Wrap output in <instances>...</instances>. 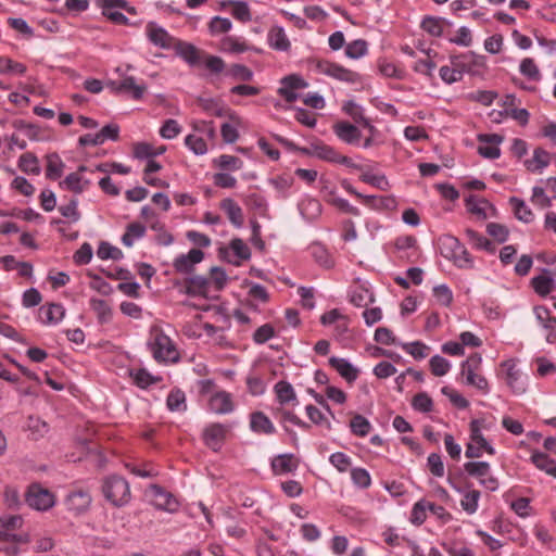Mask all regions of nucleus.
Here are the masks:
<instances>
[{"instance_id":"45","label":"nucleus","mask_w":556,"mask_h":556,"mask_svg":"<svg viewBox=\"0 0 556 556\" xmlns=\"http://www.w3.org/2000/svg\"><path fill=\"white\" fill-rule=\"evenodd\" d=\"M444 18L434 16H425L421 21V28L431 36L440 37L443 34Z\"/></svg>"},{"instance_id":"20","label":"nucleus","mask_w":556,"mask_h":556,"mask_svg":"<svg viewBox=\"0 0 556 556\" xmlns=\"http://www.w3.org/2000/svg\"><path fill=\"white\" fill-rule=\"evenodd\" d=\"M332 128L336 136L348 144H357L361 140V130L349 122H338Z\"/></svg>"},{"instance_id":"62","label":"nucleus","mask_w":556,"mask_h":556,"mask_svg":"<svg viewBox=\"0 0 556 556\" xmlns=\"http://www.w3.org/2000/svg\"><path fill=\"white\" fill-rule=\"evenodd\" d=\"M185 144L197 155H203L207 152L205 140L195 135H188L185 138Z\"/></svg>"},{"instance_id":"31","label":"nucleus","mask_w":556,"mask_h":556,"mask_svg":"<svg viewBox=\"0 0 556 556\" xmlns=\"http://www.w3.org/2000/svg\"><path fill=\"white\" fill-rule=\"evenodd\" d=\"M509 203L514 210V214L517 219L526 224L533 222L534 214L531 211V208L525 203L523 200L516 197H511L509 199Z\"/></svg>"},{"instance_id":"9","label":"nucleus","mask_w":556,"mask_h":556,"mask_svg":"<svg viewBox=\"0 0 556 556\" xmlns=\"http://www.w3.org/2000/svg\"><path fill=\"white\" fill-rule=\"evenodd\" d=\"M229 427L219 422L208 425L203 431V441L214 452L220 450Z\"/></svg>"},{"instance_id":"51","label":"nucleus","mask_w":556,"mask_h":556,"mask_svg":"<svg viewBox=\"0 0 556 556\" xmlns=\"http://www.w3.org/2000/svg\"><path fill=\"white\" fill-rule=\"evenodd\" d=\"M90 306L97 313L100 323H108L111 319L112 309L104 300L91 299Z\"/></svg>"},{"instance_id":"24","label":"nucleus","mask_w":556,"mask_h":556,"mask_svg":"<svg viewBox=\"0 0 556 556\" xmlns=\"http://www.w3.org/2000/svg\"><path fill=\"white\" fill-rule=\"evenodd\" d=\"M551 163V154L543 148H536L533 151L532 159L525 161V166L533 173H541Z\"/></svg>"},{"instance_id":"15","label":"nucleus","mask_w":556,"mask_h":556,"mask_svg":"<svg viewBox=\"0 0 556 556\" xmlns=\"http://www.w3.org/2000/svg\"><path fill=\"white\" fill-rule=\"evenodd\" d=\"M502 367L506 369V383L513 391V393L520 395L526 392V383L521 377V374L516 368V364L513 359H508L502 363Z\"/></svg>"},{"instance_id":"38","label":"nucleus","mask_w":556,"mask_h":556,"mask_svg":"<svg viewBox=\"0 0 556 556\" xmlns=\"http://www.w3.org/2000/svg\"><path fill=\"white\" fill-rule=\"evenodd\" d=\"M186 293L191 296L203 294L208 286L207 278L203 276H191L186 279Z\"/></svg>"},{"instance_id":"52","label":"nucleus","mask_w":556,"mask_h":556,"mask_svg":"<svg viewBox=\"0 0 556 556\" xmlns=\"http://www.w3.org/2000/svg\"><path fill=\"white\" fill-rule=\"evenodd\" d=\"M402 349L410 354L415 359H424L428 356L429 348L420 342L401 343Z\"/></svg>"},{"instance_id":"61","label":"nucleus","mask_w":556,"mask_h":556,"mask_svg":"<svg viewBox=\"0 0 556 556\" xmlns=\"http://www.w3.org/2000/svg\"><path fill=\"white\" fill-rule=\"evenodd\" d=\"M181 132V126L176 119H166L160 128V136L164 139H174Z\"/></svg>"},{"instance_id":"41","label":"nucleus","mask_w":556,"mask_h":556,"mask_svg":"<svg viewBox=\"0 0 556 556\" xmlns=\"http://www.w3.org/2000/svg\"><path fill=\"white\" fill-rule=\"evenodd\" d=\"M311 254L314 260L324 268H332L334 266V261L327 249L321 244H313L311 247Z\"/></svg>"},{"instance_id":"55","label":"nucleus","mask_w":556,"mask_h":556,"mask_svg":"<svg viewBox=\"0 0 556 556\" xmlns=\"http://www.w3.org/2000/svg\"><path fill=\"white\" fill-rule=\"evenodd\" d=\"M429 365L431 372L437 377L446 375L451 368L450 362L440 355L432 356L429 361Z\"/></svg>"},{"instance_id":"28","label":"nucleus","mask_w":556,"mask_h":556,"mask_svg":"<svg viewBox=\"0 0 556 556\" xmlns=\"http://www.w3.org/2000/svg\"><path fill=\"white\" fill-rule=\"evenodd\" d=\"M219 49L226 53L239 54L250 50V46L240 37L226 36L220 40Z\"/></svg>"},{"instance_id":"48","label":"nucleus","mask_w":556,"mask_h":556,"mask_svg":"<svg viewBox=\"0 0 556 556\" xmlns=\"http://www.w3.org/2000/svg\"><path fill=\"white\" fill-rule=\"evenodd\" d=\"M97 255L101 260L119 261L124 257V253L118 248L109 242H101L97 250Z\"/></svg>"},{"instance_id":"64","label":"nucleus","mask_w":556,"mask_h":556,"mask_svg":"<svg viewBox=\"0 0 556 556\" xmlns=\"http://www.w3.org/2000/svg\"><path fill=\"white\" fill-rule=\"evenodd\" d=\"M351 479L353 483L361 489H367L371 484L370 475L364 468H353L351 470Z\"/></svg>"},{"instance_id":"5","label":"nucleus","mask_w":556,"mask_h":556,"mask_svg":"<svg viewBox=\"0 0 556 556\" xmlns=\"http://www.w3.org/2000/svg\"><path fill=\"white\" fill-rule=\"evenodd\" d=\"M450 59L453 66L459 67L462 75L465 73L473 76L481 75L482 71L485 68V58L472 51L457 55H451Z\"/></svg>"},{"instance_id":"23","label":"nucleus","mask_w":556,"mask_h":556,"mask_svg":"<svg viewBox=\"0 0 556 556\" xmlns=\"http://www.w3.org/2000/svg\"><path fill=\"white\" fill-rule=\"evenodd\" d=\"M329 365L336 369L339 375L344 378L348 382H354L358 377V369L355 368L349 361L345 358L331 356L329 358Z\"/></svg>"},{"instance_id":"50","label":"nucleus","mask_w":556,"mask_h":556,"mask_svg":"<svg viewBox=\"0 0 556 556\" xmlns=\"http://www.w3.org/2000/svg\"><path fill=\"white\" fill-rule=\"evenodd\" d=\"M480 495V491L478 490H471L466 492L460 501L462 508L469 515L475 514L478 509V502Z\"/></svg>"},{"instance_id":"60","label":"nucleus","mask_w":556,"mask_h":556,"mask_svg":"<svg viewBox=\"0 0 556 556\" xmlns=\"http://www.w3.org/2000/svg\"><path fill=\"white\" fill-rule=\"evenodd\" d=\"M77 206V198H72L67 204L59 206V212L63 217L68 218L73 223H76L80 219V213Z\"/></svg>"},{"instance_id":"22","label":"nucleus","mask_w":556,"mask_h":556,"mask_svg":"<svg viewBox=\"0 0 556 556\" xmlns=\"http://www.w3.org/2000/svg\"><path fill=\"white\" fill-rule=\"evenodd\" d=\"M250 429L257 434H274L276 428L271 420L263 412H253L250 415Z\"/></svg>"},{"instance_id":"18","label":"nucleus","mask_w":556,"mask_h":556,"mask_svg":"<svg viewBox=\"0 0 556 556\" xmlns=\"http://www.w3.org/2000/svg\"><path fill=\"white\" fill-rule=\"evenodd\" d=\"M65 315V308L60 303H50L39 307L38 320L43 325H55L60 323Z\"/></svg>"},{"instance_id":"37","label":"nucleus","mask_w":556,"mask_h":556,"mask_svg":"<svg viewBox=\"0 0 556 556\" xmlns=\"http://www.w3.org/2000/svg\"><path fill=\"white\" fill-rule=\"evenodd\" d=\"M439 242L442 255L448 260L455 256V253L460 249L462 243L456 237L452 235H444L440 237Z\"/></svg>"},{"instance_id":"25","label":"nucleus","mask_w":556,"mask_h":556,"mask_svg":"<svg viewBox=\"0 0 556 556\" xmlns=\"http://www.w3.org/2000/svg\"><path fill=\"white\" fill-rule=\"evenodd\" d=\"M543 275L535 276L531 279V286L536 294L540 296H546L552 293L556 288V282L552 276L545 274L547 269H543Z\"/></svg>"},{"instance_id":"33","label":"nucleus","mask_w":556,"mask_h":556,"mask_svg":"<svg viewBox=\"0 0 556 556\" xmlns=\"http://www.w3.org/2000/svg\"><path fill=\"white\" fill-rule=\"evenodd\" d=\"M198 104L210 115L223 117L228 114L229 110L214 98H199Z\"/></svg>"},{"instance_id":"19","label":"nucleus","mask_w":556,"mask_h":556,"mask_svg":"<svg viewBox=\"0 0 556 556\" xmlns=\"http://www.w3.org/2000/svg\"><path fill=\"white\" fill-rule=\"evenodd\" d=\"M208 408L211 412L225 415L235 409L231 394L226 391H218L214 393L208 400Z\"/></svg>"},{"instance_id":"47","label":"nucleus","mask_w":556,"mask_h":556,"mask_svg":"<svg viewBox=\"0 0 556 556\" xmlns=\"http://www.w3.org/2000/svg\"><path fill=\"white\" fill-rule=\"evenodd\" d=\"M368 52L367 41L364 39H356L348 43L345 47V55L350 59H359Z\"/></svg>"},{"instance_id":"59","label":"nucleus","mask_w":556,"mask_h":556,"mask_svg":"<svg viewBox=\"0 0 556 556\" xmlns=\"http://www.w3.org/2000/svg\"><path fill=\"white\" fill-rule=\"evenodd\" d=\"M534 314L543 328L554 329L556 327V317L551 316V312L545 306H535Z\"/></svg>"},{"instance_id":"53","label":"nucleus","mask_w":556,"mask_h":556,"mask_svg":"<svg viewBox=\"0 0 556 556\" xmlns=\"http://www.w3.org/2000/svg\"><path fill=\"white\" fill-rule=\"evenodd\" d=\"M232 27V23L227 17L214 16L208 23V29L212 35L228 33Z\"/></svg>"},{"instance_id":"1","label":"nucleus","mask_w":556,"mask_h":556,"mask_svg":"<svg viewBox=\"0 0 556 556\" xmlns=\"http://www.w3.org/2000/svg\"><path fill=\"white\" fill-rule=\"evenodd\" d=\"M147 345L157 363H177L180 358L175 343L157 326L151 327Z\"/></svg>"},{"instance_id":"12","label":"nucleus","mask_w":556,"mask_h":556,"mask_svg":"<svg viewBox=\"0 0 556 556\" xmlns=\"http://www.w3.org/2000/svg\"><path fill=\"white\" fill-rule=\"evenodd\" d=\"M270 468L275 476L292 473L299 468V459L291 453L279 454L271 459Z\"/></svg>"},{"instance_id":"35","label":"nucleus","mask_w":556,"mask_h":556,"mask_svg":"<svg viewBox=\"0 0 556 556\" xmlns=\"http://www.w3.org/2000/svg\"><path fill=\"white\" fill-rule=\"evenodd\" d=\"M64 166L58 153L47 155L46 177L51 180L59 179L63 174Z\"/></svg>"},{"instance_id":"17","label":"nucleus","mask_w":556,"mask_h":556,"mask_svg":"<svg viewBox=\"0 0 556 556\" xmlns=\"http://www.w3.org/2000/svg\"><path fill=\"white\" fill-rule=\"evenodd\" d=\"M204 253L199 249H191L187 254H180L174 261V268L181 274H190L194 265L200 263Z\"/></svg>"},{"instance_id":"8","label":"nucleus","mask_w":556,"mask_h":556,"mask_svg":"<svg viewBox=\"0 0 556 556\" xmlns=\"http://www.w3.org/2000/svg\"><path fill=\"white\" fill-rule=\"evenodd\" d=\"M478 141L483 143L478 147V153L489 160H496L501 156V144L504 140L503 136L497 134H479Z\"/></svg>"},{"instance_id":"46","label":"nucleus","mask_w":556,"mask_h":556,"mask_svg":"<svg viewBox=\"0 0 556 556\" xmlns=\"http://www.w3.org/2000/svg\"><path fill=\"white\" fill-rule=\"evenodd\" d=\"M464 469L469 476L480 480L489 476L491 467L486 462H468L464 465Z\"/></svg>"},{"instance_id":"44","label":"nucleus","mask_w":556,"mask_h":556,"mask_svg":"<svg viewBox=\"0 0 556 556\" xmlns=\"http://www.w3.org/2000/svg\"><path fill=\"white\" fill-rule=\"evenodd\" d=\"M166 405L170 412L186 410L187 405L185 393L179 389L172 390L167 395Z\"/></svg>"},{"instance_id":"49","label":"nucleus","mask_w":556,"mask_h":556,"mask_svg":"<svg viewBox=\"0 0 556 556\" xmlns=\"http://www.w3.org/2000/svg\"><path fill=\"white\" fill-rule=\"evenodd\" d=\"M520 73L530 80L539 81L541 79V73L535 64L534 60L531 58H526L521 61L519 66Z\"/></svg>"},{"instance_id":"10","label":"nucleus","mask_w":556,"mask_h":556,"mask_svg":"<svg viewBox=\"0 0 556 556\" xmlns=\"http://www.w3.org/2000/svg\"><path fill=\"white\" fill-rule=\"evenodd\" d=\"M91 504V495L87 490L71 491L65 497V505L75 515L85 513Z\"/></svg>"},{"instance_id":"63","label":"nucleus","mask_w":556,"mask_h":556,"mask_svg":"<svg viewBox=\"0 0 556 556\" xmlns=\"http://www.w3.org/2000/svg\"><path fill=\"white\" fill-rule=\"evenodd\" d=\"M351 303H353L357 307L367 306L369 303L375 301L374 295L364 288L356 289L352 292Z\"/></svg>"},{"instance_id":"6","label":"nucleus","mask_w":556,"mask_h":556,"mask_svg":"<svg viewBox=\"0 0 556 556\" xmlns=\"http://www.w3.org/2000/svg\"><path fill=\"white\" fill-rule=\"evenodd\" d=\"M479 422L470 421V442L466 445L465 455L468 458H479L482 456L483 452L489 455H494V447L486 441L483 437L482 432H479Z\"/></svg>"},{"instance_id":"2","label":"nucleus","mask_w":556,"mask_h":556,"mask_svg":"<svg viewBox=\"0 0 556 556\" xmlns=\"http://www.w3.org/2000/svg\"><path fill=\"white\" fill-rule=\"evenodd\" d=\"M102 494L115 507H122L130 501V488L125 478L112 475L103 479Z\"/></svg>"},{"instance_id":"57","label":"nucleus","mask_w":556,"mask_h":556,"mask_svg":"<svg viewBox=\"0 0 556 556\" xmlns=\"http://www.w3.org/2000/svg\"><path fill=\"white\" fill-rule=\"evenodd\" d=\"M486 232L498 243H504L507 241L509 236L508 228L505 225L498 223H489L486 225Z\"/></svg>"},{"instance_id":"54","label":"nucleus","mask_w":556,"mask_h":556,"mask_svg":"<svg viewBox=\"0 0 556 556\" xmlns=\"http://www.w3.org/2000/svg\"><path fill=\"white\" fill-rule=\"evenodd\" d=\"M412 406L417 412L430 413L433 409V402L426 392H420L413 397Z\"/></svg>"},{"instance_id":"34","label":"nucleus","mask_w":556,"mask_h":556,"mask_svg":"<svg viewBox=\"0 0 556 556\" xmlns=\"http://www.w3.org/2000/svg\"><path fill=\"white\" fill-rule=\"evenodd\" d=\"M227 4H231L233 7L231 14L236 20L242 23H248L252 20V14L249 4L245 1L227 0L222 2V7H225Z\"/></svg>"},{"instance_id":"56","label":"nucleus","mask_w":556,"mask_h":556,"mask_svg":"<svg viewBox=\"0 0 556 556\" xmlns=\"http://www.w3.org/2000/svg\"><path fill=\"white\" fill-rule=\"evenodd\" d=\"M228 75L235 80L251 81L254 73L243 64H233L230 66Z\"/></svg>"},{"instance_id":"42","label":"nucleus","mask_w":556,"mask_h":556,"mask_svg":"<svg viewBox=\"0 0 556 556\" xmlns=\"http://www.w3.org/2000/svg\"><path fill=\"white\" fill-rule=\"evenodd\" d=\"M18 167L26 174L39 175L40 166L37 156L33 153H24L18 159Z\"/></svg>"},{"instance_id":"43","label":"nucleus","mask_w":556,"mask_h":556,"mask_svg":"<svg viewBox=\"0 0 556 556\" xmlns=\"http://www.w3.org/2000/svg\"><path fill=\"white\" fill-rule=\"evenodd\" d=\"M130 376L134 378L136 386L141 389H146L154 383H157L162 380L161 377L152 376L147 369L140 368L130 372Z\"/></svg>"},{"instance_id":"4","label":"nucleus","mask_w":556,"mask_h":556,"mask_svg":"<svg viewBox=\"0 0 556 556\" xmlns=\"http://www.w3.org/2000/svg\"><path fill=\"white\" fill-rule=\"evenodd\" d=\"M25 501L29 507L40 511L49 510L55 504L54 494L38 483L28 486Z\"/></svg>"},{"instance_id":"39","label":"nucleus","mask_w":556,"mask_h":556,"mask_svg":"<svg viewBox=\"0 0 556 556\" xmlns=\"http://www.w3.org/2000/svg\"><path fill=\"white\" fill-rule=\"evenodd\" d=\"M146 235V227L140 223H131L127 226L125 233L122 237L124 245L130 248L134 245L135 240L141 239Z\"/></svg>"},{"instance_id":"3","label":"nucleus","mask_w":556,"mask_h":556,"mask_svg":"<svg viewBox=\"0 0 556 556\" xmlns=\"http://www.w3.org/2000/svg\"><path fill=\"white\" fill-rule=\"evenodd\" d=\"M315 70L324 75L330 76L337 80L344 81L348 84L359 83L361 76L358 73L343 67L337 63L328 60H317L314 62Z\"/></svg>"},{"instance_id":"30","label":"nucleus","mask_w":556,"mask_h":556,"mask_svg":"<svg viewBox=\"0 0 556 556\" xmlns=\"http://www.w3.org/2000/svg\"><path fill=\"white\" fill-rule=\"evenodd\" d=\"M98 5L102 10V14L113 23L118 25L128 24V18L115 8L112 0H98Z\"/></svg>"},{"instance_id":"26","label":"nucleus","mask_w":556,"mask_h":556,"mask_svg":"<svg viewBox=\"0 0 556 556\" xmlns=\"http://www.w3.org/2000/svg\"><path fill=\"white\" fill-rule=\"evenodd\" d=\"M220 208L227 214L228 219L235 227H242L243 212L235 200L230 198L224 199L220 202Z\"/></svg>"},{"instance_id":"29","label":"nucleus","mask_w":556,"mask_h":556,"mask_svg":"<svg viewBox=\"0 0 556 556\" xmlns=\"http://www.w3.org/2000/svg\"><path fill=\"white\" fill-rule=\"evenodd\" d=\"M274 390L276 393L277 401L281 405H286L289 403L298 404L296 394L290 382L280 380L275 384Z\"/></svg>"},{"instance_id":"27","label":"nucleus","mask_w":556,"mask_h":556,"mask_svg":"<svg viewBox=\"0 0 556 556\" xmlns=\"http://www.w3.org/2000/svg\"><path fill=\"white\" fill-rule=\"evenodd\" d=\"M268 43L270 48L277 51H289L291 47L285 29L280 26H274L268 31Z\"/></svg>"},{"instance_id":"21","label":"nucleus","mask_w":556,"mask_h":556,"mask_svg":"<svg viewBox=\"0 0 556 556\" xmlns=\"http://www.w3.org/2000/svg\"><path fill=\"white\" fill-rule=\"evenodd\" d=\"M85 170L86 166H79L77 172L68 174L65 179L60 182V187L77 194L84 192L89 186V180L84 179L80 175V173Z\"/></svg>"},{"instance_id":"7","label":"nucleus","mask_w":556,"mask_h":556,"mask_svg":"<svg viewBox=\"0 0 556 556\" xmlns=\"http://www.w3.org/2000/svg\"><path fill=\"white\" fill-rule=\"evenodd\" d=\"M313 152L315 156L330 163L342 164L351 168L359 169L361 166L353 163L352 160L345 155L340 154L333 147L324 143L323 141L313 142Z\"/></svg>"},{"instance_id":"11","label":"nucleus","mask_w":556,"mask_h":556,"mask_svg":"<svg viewBox=\"0 0 556 556\" xmlns=\"http://www.w3.org/2000/svg\"><path fill=\"white\" fill-rule=\"evenodd\" d=\"M110 88L116 93H131L132 99H142L147 86L144 84H136V79L132 76H126L121 81H111Z\"/></svg>"},{"instance_id":"36","label":"nucleus","mask_w":556,"mask_h":556,"mask_svg":"<svg viewBox=\"0 0 556 556\" xmlns=\"http://www.w3.org/2000/svg\"><path fill=\"white\" fill-rule=\"evenodd\" d=\"M481 362V355L478 353H473L462 363V375L466 378V383L472 382V378L477 375L476 370L479 369Z\"/></svg>"},{"instance_id":"58","label":"nucleus","mask_w":556,"mask_h":556,"mask_svg":"<svg viewBox=\"0 0 556 556\" xmlns=\"http://www.w3.org/2000/svg\"><path fill=\"white\" fill-rule=\"evenodd\" d=\"M306 414L309 418V420L317 425V426H324L327 430H331V422L325 417V415L321 413L319 408L316 406L309 404L305 407Z\"/></svg>"},{"instance_id":"16","label":"nucleus","mask_w":556,"mask_h":556,"mask_svg":"<svg viewBox=\"0 0 556 556\" xmlns=\"http://www.w3.org/2000/svg\"><path fill=\"white\" fill-rule=\"evenodd\" d=\"M147 36L154 46L162 49H169L175 42V38L172 37L165 28L157 26L154 22L148 23Z\"/></svg>"},{"instance_id":"13","label":"nucleus","mask_w":556,"mask_h":556,"mask_svg":"<svg viewBox=\"0 0 556 556\" xmlns=\"http://www.w3.org/2000/svg\"><path fill=\"white\" fill-rule=\"evenodd\" d=\"M150 490L153 496V504L157 509L173 513L178 508L177 500L162 486L152 484Z\"/></svg>"},{"instance_id":"40","label":"nucleus","mask_w":556,"mask_h":556,"mask_svg":"<svg viewBox=\"0 0 556 556\" xmlns=\"http://www.w3.org/2000/svg\"><path fill=\"white\" fill-rule=\"evenodd\" d=\"M350 429L354 435L363 438L370 432L371 425L366 417L355 414L350 421Z\"/></svg>"},{"instance_id":"32","label":"nucleus","mask_w":556,"mask_h":556,"mask_svg":"<svg viewBox=\"0 0 556 556\" xmlns=\"http://www.w3.org/2000/svg\"><path fill=\"white\" fill-rule=\"evenodd\" d=\"M176 52L191 66H194L200 62V52L191 43L178 41L176 45Z\"/></svg>"},{"instance_id":"14","label":"nucleus","mask_w":556,"mask_h":556,"mask_svg":"<svg viewBox=\"0 0 556 556\" xmlns=\"http://www.w3.org/2000/svg\"><path fill=\"white\" fill-rule=\"evenodd\" d=\"M394 247L399 257L407 262H415L418 256L417 240L414 236H401L395 239Z\"/></svg>"}]
</instances>
